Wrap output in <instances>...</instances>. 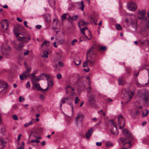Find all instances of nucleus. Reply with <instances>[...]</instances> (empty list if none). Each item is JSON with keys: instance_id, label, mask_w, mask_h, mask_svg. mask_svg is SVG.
<instances>
[{"instance_id": "6ab92c4d", "label": "nucleus", "mask_w": 149, "mask_h": 149, "mask_svg": "<svg viewBox=\"0 0 149 149\" xmlns=\"http://www.w3.org/2000/svg\"><path fill=\"white\" fill-rule=\"evenodd\" d=\"M131 145L130 142H126L123 143L122 149H128L131 147Z\"/></svg>"}, {"instance_id": "c756f323", "label": "nucleus", "mask_w": 149, "mask_h": 149, "mask_svg": "<svg viewBox=\"0 0 149 149\" xmlns=\"http://www.w3.org/2000/svg\"><path fill=\"white\" fill-rule=\"evenodd\" d=\"M135 83L137 86L139 87H143L145 86V84H140L138 81L137 79L136 78H135Z\"/></svg>"}, {"instance_id": "4d7b16f0", "label": "nucleus", "mask_w": 149, "mask_h": 149, "mask_svg": "<svg viewBox=\"0 0 149 149\" xmlns=\"http://www.w3.org/2000/svg\"><path fill=\"white\" fill-rule=\"evenodd\" d=\"M56 77L58 79H60L62 77L61 75L60 74H58L56 75Z\"/></svg>"}, {"instance_id": "a18cd8bd", "label": "nucleus", "mask_w": 149, "mask_h": 149, "mask_svg": "<svg viewBox=\"0 0 149 149\" xmlns=\"http://www.w3.org/2000/svg\"><path fill=\"white\" fill-rule=\"evenodd\" d=\"M106 145L107 147H109V146H113L112 143L111 142L109 141L107 142L106 143Z\"/></svg>"}, {"instance_id": "473e14b6", "label": "nucleus", "mask_w": 149, "mask_h": 149, "mask_svg": "<svg viewBox=\"0 0 149 149\" xmlns=\"http://www.w3.org/2000/svg\"><path fill=\"white\" fill-rule=\"evenodd\" d=\"M69 16L70 15L67 13L63 14L61 16V19L62 21H63L64 20L66 19L67 16H68V17H69Z\"/></svg>"}, {"instance_id": "052dcab7", "label": "nucleus", "mask_w": 149, "mask_h": 149, "mask_svg": "<svg viewBox=\"0 0 149 149\" xmlns=\"http://www.w3.org/2000/svg\"><path fill=\"white\" fill-rule=\"evenodd\" d=\"M22 136V134H19L18 136L17 137V140L19 141H19L20 139V138Z\"/></svg>"}, {"instance_id": "a19ab883", "label": "nucleus", "mask_w": 149, "mask_h": 149, "mask_svg": "<svg viewBox=\"0 0 149 149\" xmlns=\"http://www.w3.org/2000/svg\"><path fill=\"white\" fill-rule=\"evenodd\" d=\"M116 28L118 30H121L122 29V28L120 24H117L116 25Z\"/></svg>"}, {"instance_id": "4be33fe9", "label": "nucleus", "mask_w": 149, "mask_h": 149, "mask_svg": "<svg viewBox=\"0 0 149 149\" xmlns=\"http://www.w3.org/2000/svg\"><path fill=\"white\" fill-rule=\"evenodd\" d=\"M50 42L49 41L45 40L42 44L41 47L42 48H45L49 46Z\"/></svg>"}, {"instance_id": "bf43d9fd", "label": "nucleus", "mask_w": 149, "mask_h": 149, "mask_svg": "<svg viewBox=\"0 0 149 149\" xmlns=\"http://www.w3.org/2000/svg\"><path fill=\"white\" fill-rule=\"evenodd\" d=\"M40 99L42 100H44L45 99V97L42 95H40L39 96Z\"/></svg>"}, {"instance_id": "9b49d317", "label": "nucleus", "mask_w": 149, "mask_h": 149, "mask_svg": "<svg viewBox=\"0 0 149 149\" xmlns=\"http://www.w3.org/2000/svg\"><path fill=\"white\" fill-rule=\"evenodd\" d=\"M31 75H32V76L31 78L32 79V83H33V82H37V81H38L41 79V76H40V77H36L35 75V73H32L31 74Z\"/></svg>"}, {"instance_id": "4468645a", "label": "nucleus", "mask_w": 149, "mask_h": 149, "mask_svg": "<svg viewBox=\"0 0 149 149\" xmlns=\"http://www.w3.org/2000/svg\"><path fill=\"white\" fill-rule=\"evenodd\" d=\"M1 24L3 29L5 30L8 29V23L6 19L3 20L1 22Z\"/></svg>"}, {"instance_id": "2f4dec72", "label": "nucleus", "mask_w": 149, "mask_h": 149, "mask_svg": "<svg viewBox=\"0 0 149 149\" xmlns=\"http://www.w3.org/2000/svg\"><path fill=\"white\" fill-rule=\"evenodd\" d=\"M118 83L119 85H123L124 84L123 79V77H122L121 78L120 77L118 79Z\"/></svg>"}, {"instance_id": "58836bf2", "label": "nucleus", "mask_w": 149, "mask_h": 149, "mask_svg": "<svg viewBox=\"0 0 149 149\" xmlns=\"http://www.w3.org/2000/svg\"><path fill=\"white\" fill-rule=\"evenodd\" d=\"M87 60L88 62V63L89 65L90 66H92L94 64V61H91L88 59V58H87Z\"/></svg>"}, {"instance_id": "dca6fc26", "label": "nucleus", "mask_w": 149, "mask_h": 149, "mask_svg": "<svg viewBox=\"0 0 149 149\" xmlns=\"http://www.w3.org/2000/svg\"><path fill=\"white\" fill-rule=\"evenodd\" d=\"M47 81L48 86L46 88L44 89V91H47L49 88L51 87L53 85V82L52 80H49L48 78H47Z\"/></svg>"}, {"instance_id": "5fc2aeb1", "label": "nucleus", "mask_w": 149, "mask_h": 149, "mask_svg": "<svg viewBox=\"0 0 149 149\" xmlns=\"http://www.w3.org/2000/svg\"><path fill=\"white\" fill-rule=\"evenodd\" d=\"M12 117L13 119L15 120H18V117L16 115H13L12 116Z\"/></svg>"}, {"instance_id": "13d9d810", "label": "nucleus", "mask_w": 149, "mask_h": 149, "mask_svg": "<svg viewBox=\"0 0 149 149\" xmlns=\"http://www.w3.org/2000/svg\"><path fill=\"white\" fill-rule=\"evenodd\" d=\"M106 101L107 103H109L112 101V100L109 98H108L106 100Z\"/></svg>"}, {"instance_id": "49530a36", "label": "nucleus", "mask_w": 149, "mask_h": 149, "mask_svg": "<svg viewBox=\"0 0 149 149\" xmlns=\"http://www.w3.org/2000/svg\"><path fill=\"white\" fill-rule=\"evenodd\" d=\"M19 100L20 102H23L25 100V99L24 97L22 96L19 97Z\"/></svg>"}, {"instance_id": "3c124183", "label": "nucleus", "mask_w": 149, "mask_h": 149, "mask_svg": "<svg viewBox=\"0 0 149 149\" xmlns=\"http://www.w3.org/2000/svg\"><path fill=\"white\" fill-rule=\"evenodd\" d=\"M86 89L87 90V95H88V94H90V91L91 90V86L89 87L88 88H86Z\"/></svg>"}, {"instance_id": "7c9ffc66", "label": "nucleus", "mask_w": 149, "mask_h": 149, "mask_svg": "<svg viewBox=\"0 0 149 149\" xmlns=\"http://www.w3.org/2000/svg\"><path fill=\"white\" fill-rule=\"evenodd\" d=\"M89 36H90V37L88 38L87 36L85 35H85H84V36H81L82 37V39H83L84 40L86 41V38H87L88 40H90L91 39V33L90 32H89Z\"/></svg>"}, {"instance_id": "b1692460", "label": "nucleus", "mask_w": 149, "mask_h": 149, "mask_svg": "<svg viewBox=\"0 0 149 149\" xmlns=\"http://www.w3.org/2000/svg\"><path fill=\"white\" fill-rule=\"evenodd\" d=\"M89 23L84 21H81L79 22V26L80 28H81L82 26L88 25Z\"/></svg>"}, {"instance_id": "c03bdc74", "label": "nucleus", "mask_w": 149, "mask_h": 149, "mask_svg": "<svg viewBox=\"0 0 149 149\" xmlns=\"http://www.w3.org/2000/svg\"><path fill=\"white\" fill-rule=\"evenodd\" d=\"M109 122H110V124L112 127H113L116 126V124L114 122L113 120H111L109 121Z\"/></svg>"}, {"instance_id": "aec40b11", "label": "nucleus", "mask_w": 149, "mask_h": 149, "mask_svg": "<svg viewBox=\"0 0 149 149\" xmlns=\"http://www.w3.org/2000/svg\"><path fill=\"white\" fill-rule=\"evenodd\" d=\"M134 113H131V114L132 116H136L139 115L140 113L141 110H139L138 107H136L134 109Z\"/></svg>"}, {"instance_id": "393cba45", "label": "nucleus", "mask_w": 149, "mask_h": 149, "mask_svg": "<svg viewBox=\"0 0 149 149\" xmlns=\"http://www.w3.org/2000/svg\"><path fill=\"white\" fill-rule=\"evenodd\" d=\"M93 132V130L92 128L89 129L86 134V138H89Z\"/></svg>"}, {"instance_id": "6e6552de", "label": "nucleus", "mask_w": 149, "mask_h": 149, "mask_svg": "<svg viewBox=\"0 0 149 149\" xmlns=\"http://www.w3.org/2000/svg\"><path fill=\"white\" fill-rule=\"evenodd\" d=\"M127 7L130 10L132 11H135L137 8L136 4L133 2H131L128 3Z\"/></svg>"}, {"instance_id": "423d86ee", "label": "nucleus", "mask_w": 149, "mask_h": 149, "mask_svg": "<svg viewBox=\"0 0 149 149\" xmlns=\"http://www.w3.org/2000/svg\"><path fill=\"white\" fill-rule=\"evenodd\" d=\"M118 125L120 129H122L125 125V119L121 115H120L118 118Z\"/></svg>"}, {"instance_id": "de8ad7c7", "label": "nucleus", "mask_w": 149, "mask_h": 149, "mask_svg": "<svg viewBox=\"0 0 149 149\" xmlns=\"http://www.w3.org/2000/svg\"><path fill=\"white\" fill-rule=\"evenodd\" d=\"M77 40L76 39H74L72 40L71 42V45L72 46H73L75 45L76 43L77 42Z\"/></svg>"}, {"instance_id": "4c0bfd02", "label": "nucleus", "mask_w": 149, "mask_h": 149, "mask_svg": "<svg viewBox=\"0 0 149 149\" xmlns=\"http://www.w3.org/2000/svg\"><path fill=\"white\" fill-rule=\"evenodd\" d=\"M44 55H42V56L43 57L45 58H47L48 57V53L47 51H45L43 52Z\"/></svg>"}, {"instance_id": "864d4df0", "label": "nucleus", "mask_w": 149, "mask_h": 149, "mask_svg": "<svg viewBox=\"0 0 149 149\" xmlns=\"http://www.w3.org/2000/svg\"><path fill=\"white\" fill-rule=\"evenodd\" d=\"M120 140L122 142V144L123 143H124V142L126 140V139L125 138H120ZM127 142H126V143ZM126 143V142H125Z\"/></svg>"}, {"instance_id": "8fccbe9b", "label": "nucleus", "mask_w": 149, "mask_h": 149, "mask_svg": "<svg viewBox=\"0 0 149 149\" xmlns=\"http://www.w3.org/2000/svg\"><path fill=\"white\" fill-rule=\"evenodd\" d=\"M79 101V99L77 97H76L75 99L74 103L75 104H77Z\"/></svg>"}, {"instance_id": "0e129e2a", "label": "nucleus", "mask_w": 149, "mask_h": 149, "mask_svg": "<svg viewBox=\"0 0 149 149\" xmlns=\"http://www.w3.org/2000/svg\"><path fill=\"white\" fill-rule=\"evenodd\" d=\"M41 76H43L45 77H47V78L49 77V75L48 74H46L44 73H42L41 74Z\"/></svg>"}, {"instance_id": "69168bd1", "label": "nucleus", "mask_w": 149, "mask_h": 149, "mask_svg": "<svg viewBox=\"0 0 149 149\" xmlns=\"http://www.w3.org/2000/svg\"><path fill=\"white\" fill-rule=\"evenodd\" d=\"M66 100L64 98L62 99L61 100V102L62 103L64 104L65 103Z\"/></svg>"}, {"instance_id": "ddd939ff", "label": "nucleus", "mask_w": 149, "mask_h": 149, "mask_svg": "<svg viewBox=\"0 0 149 149\" xmlns=\"http://www.w3.org/2000/svg\"><path fill=\"white\" fill-rule=\"evenodd\" d=\"M84 116L82 115H79L75 118L76 124L78 126L79 124L81 123L83 120Z\"/></svg>"}, {"instance_id": "09e8293b", "label": "nucleus", "mask_w": 149, "mask_h": 149, "mask_svg": "<svg viewBox=\"0 0 149 149\" xmlns=\"http://www.w3.org/2000/svg\"><path fill=\"white\" fill-rule=\"evenodd\" d=\"M65 42V40L64 39H61L59 40L58 42L59 44H64Z\"/></svg>"}, {"instance_id": "338daca9", "label": "nucleus", "mask_w": 149, "mask_h": 149, "mask_svg": "<svg viewBox=\"0 0 149 149\" xmlns=\"http://www.w3.org/2000/svg\"><path fill=\"white\" fill-rule=\"evenodd\" d=\"M96 144L97 146H100L101 145L102 143L101 142H97L96 143Z\"/></svg>"}, {"instance_id": "bb28decb", "label": "nucleus", "mask_w": 149, "mask_h": 149, "mask_svg": "<svg viewBox=\"0 0 149 149\" xmlns=\"http://www.w3.org/2000/svg\"><path fill=\"white\" fill-rule=\"evenodd\" d=\"M122 132L124 134L127 135L128 137L131 136V134L127 130L125 129H124L123 130Z\"/></svg>"}, {"instance_id": "7ed1b4c3", "label": "nucleus", "mask_w": 149, "mask_h": 149, "mask_svg": "<svg viewBox=\"0 0 149 149\" xmlns=\"http://www.w3.org/2000/svg\"><path fill=\"white\" fill-rule=\"evenodd\" d=\"M1 49L2 53L3 55L8 54L11 51L10 47L8 46L6 43H4L2 45Z\"/></svg>"}, {"instance_id": "e2e57ef3", "label": "nucleus", "mask_w": 149, "mask_h": 149, "mask_svg": "<svg viewBox=\"0 0 149 149\" xmlns=\"http://www.w3.org/2000/svg\"><path fill=\"white\" fill-rule=\"evenodd\" d=\"M29 51L27 50H26V52L24 53V55H26L29 54Z\"/></svg>"}, {"instance_id": "f257e3e1", "label": "nucleus", "mask_w": 149, "mask_h": 149, "mask_svg": "<svg viewBox=\"0 0 149 149\" xmlns=\"http://www.w3.org/2000/svg\"><path fill=\"white\" fill-rule=\"evenodd\" d=\"M22 27L20 26H16L14 29V33L16 36L17 37V39L19 41H23L24 42H28L29 40H31V37L29 35H27L25 36H19L21 35L20 33L17 32L20 31V29H22Z\"/></svg>"}, {"instance_id": "6e6d98bb", "label": "nucleus", "mask_w": 149, "mask_h": 149, "mask_svg": "<svg viewBox=\"0 0 149 149\" xmlns=\"http://www.w3.org/2000/svg\"><path fill=\"white\" fill-rule=\"evenodd\" d=\"M30 84L29 81H27L26 85V88H28L30 87Z\"/></svg>"}, {"instance_id": "f704fd0d", "label": "nucleus", "mask_w": 149, "mask_h": 149, "mask_svg": "<svg viewBox=\"0 0 149 149\" xmlns=\"http://www.w3.org/2000/svg\"><path fill=\"white\" fill-rule=\"evenodd\" d=\"M149 113V111L146 109H145L142 112V116L143 117H145Z\"/></svg>"}, {"instance_id": "72a5a7b5", "label": "nucleus", "mask_w": 149, "mask_h": 149, "mask_svg": "<svg viewBox=\"0 0 149 149\" xmlns=\"http://www.w3.org/2000/svg\"><path fill=\"white\" fill-rule=\"evenodd\" d=\"M6 143V141H3L0 139V149L2 148L3 147V145Z\"/></svg>"}, {"instance_id": "e433bc0d", "label": "nucleus", "mask_w": 149, "mask_h": 149, "mask_svg": "<svg viewBox=\"0 0 149 149\" xmlns=\"http://www.w3.org/2000/svg\"><path fill=\"white\" fill-rule=\"evenodd\" d=\"M48 1L50 6H53L55 4L54 0H48Z\"/></svg>"}, {"instance_id": "f8f14e48", "label": "nucleus", "mask_w": 149, "mask_h": 149, "mask_svg": "<svg viewBox=\"0 0 149 149\" xmlns=\"http://www.w3.org/2000/svg\"><path fill=\"white\" fill-rule=\"evenodd\" d=\"M66 92L67 94L70 93L72 96H73L74 94H75V93L73 92L74 90V88L70 86H67L66 87Z\"/></svg>"}, {"instance_id": "ea45409f", "label": "nucleus", "mask_w": 149, "mask_h": 149, "mask_svg": "<svg viewBox=\"0 0 149 149\" xmlns=\"http://www.w3.org/2000/svg\"><path fill=\"white\" fill-rule=\"evenodd\" d=\"M81 6L80 7V9L82 11H83L84 10V8L85 6L84 3L83 1H82L81 2Z\"/></svg>"}, {"instance_id": "603ef678", "label": "nucleus", "mask_w": 149, "mask_h": 149, "mask_svg": "<svg viewBox=\"0 0 149 149\" xmlns=\"http://www.w3.org/2000/svg\"><path fill=\"white\" fill-rule=\"evenodd\" d=\"M88 62L87 61L84 62L83 63V67L84 68L86 67L87 66H88Z\"/></svg>"}, {"instance_id": "20e7f679", "label": "nucleus", "mask_w": 149, "mask_h": 149, "mask_svg": "<svg viewBox=\"0 0 149 149\" xmlns=\"http://www.w3.org/2000/svg\"><path fill=\"white\" fill-rule=\"evenodd\" d=\"M31 71V68H28L22 74H20L19 75V77L20 79L23 80L24 79H26L28 77H29L31 78L32 76L31 74H30Z\"/></svg>"}, {"instance_id": "f03ea898", "label": "nucleus", "mask_w": 149, "mask_h": 149, "mask_svg": "<svg viewBox=\"0 0 149 149\" xmlns=\"http://www.w3.org/2000/svg\"><path fill=\"white\" fill-rule=\"evenodd\" d=\"M134 93V91H127L125 90V93L124 94L123 98L126 102H127L132 99Z\"/></svg>"}, {"instance_id": "2eb2a0df", "label": "nucleus", "mask_w": 149, "mask_h": 149, "mask_svg": "<svg viewBox=\"0 0 149 149\" xmlns=\"http://www.w3.org/2000/svg\"><path fill=\"white\" fill-rule=\"evenodd\" d=\"M95 46H93L88 50L87 52V58H88V56H90V55H92L94 53V51L95 50Z\"/></svg>"}, {"instance_id": "cd10ccee", "label": "nucleus", "mask_w": 149, "mask_h": 149, "mask_svg": "<svg viewBox=\"0 0 149 149\" xmlns=\"http://www.w3.org/2000/svg\"><path fill=\"white\" fill-rule=\"evenodd\" d=\"M53 23L55 26H58L59 25L60 21L58 19L55 18L53 19Z\"/></svg>"}, {"instance_id": "0eeeda50", "label": "nucleus", "mask_w": 149, "mask_h": 149, "mask_svg": "<svg viewBox=\"0 0 149 149\" xmlns=\"http://www.w3.org/2000/svg\"><path fill=\"white\" fill-rule=\"evenodd\" d=\"M88 101L91 104H94L95 103V95L93 94H88L87 95Z\"/></svg>"}, {"instance_id": "9d476101", "label": "nucleus", "mask_w": 149, "mask_h": 149, "mask_svg": "<svg viewBox=\"0 0 149 149\" xmlns=\"http://www.w3.org/2000/svg\"><path fill=\"white\" fill-rule=\"evenodd\" d=\"M33 85L32 89H34L35 90L38 91H43L44 89L41 88L39 83L37 82H34L32 83Z\"/></svg>"}, {"instance_id": "c9c22d12", "label": "nucleus", "mask_w": 149, "mask_h": 149, "mask_svg": "<svg viewBox=\"0 0 149 149\" xmlns=\"http://www.w3.org/2000/svg\"><path fill=\"white\" fill-rule=\"evenodd\" d=\"M78 17V16L77 15H75L73 17H71V16L70 15L69 16V17H68V19H71L72 20H76Z\"/></svg>"}, {"instance_id": "37998d69", "label": "nucleus", "mask_w": 149, "mask_h": 149, "mask_svg": "<svg viewBox=\"0 0 149 149\" xmlns=\"http://www.w3.org/2000/svg\"><path fill=\"white\" fill-rule=\"evenodd\" d=\"M81 29V31L82 32V34L84 35H85V33H84V31L86 29L88 30V28L87 27H84L83 28H81H81H80Z\"/></svg>"}, {"instance_id": "680f3d73", "label": "nucleus", "mask_w": 149, "mask_h": 149, "mask_svg": "<svg viewBox=\"0 0 149 149\" xmlns=\"http://www.w3.org/2000/svg\"><path fill=\"white\" fill-rule=\"evenodd\" d=\"M41 27V26L40 25H38L36 26V28L38 29H40Z\"/></svg>"}, {"instance_id": "79ce46f5", "label": "nucleus", "mask_w": 149, "mask_h": 149, "mask_svg": "<svg viewBox=\"0 0 149 149\" xmlns=\"http://www.w3.org/2000/svg\"><path fill=\"white\" fill-rule=\"evenodd\" d=\"M33 124V123L32 121H30L29 122L26 123L24 125V126L25 127H27Z\"/></svg>"}, {"instance_id": "39448f33", "label": "nucleus", "mask_w": 149, "mask_h": 149, "mask_svg": "<svg viewBox=\"0 0 149 149\" xmlns=\"http://www.w3.org/2000/svg\"><path fill=\"white\" fill-rule=\"evenodd\" d=\"M130 22L131 25L136 29L137 26V17L134 15H132L130 17Z\"/></svg>"}, {"instance_id": "412c9836", "label": "nucleus", "mask_w": 149, "mask_h": 149, "mask_svg": "<svg viewBox=\"0 0 149 149\" xmlns=\"http://www.w3.org/2000/svg\"><path fill=\"white\" fill-rule=\"evenodd\" d=\"M81 63V60L78 57L76 58L72 62V64H75L76 65H79Z\"/></svg>"}, {"instance_id": "774afa93", "label": "nucleus", "mask_w": 149, "mask_h": 149, "mask_svg": "<svg viewBox=\"0 0 149 149\" xmlns=\"http://www.w3.org/2000/svg\"><path fill=\"white\" fill-rule=\"evenodd\" d=\"M17 19L18 22H21L22 21V20L19 17H17Z\"/></svg>"}, {"instance_id": "5701e85b", "label": "nucleus", "mask_w": 149, "mask_h": 149, "mask_svg": "<svg viewBox=\"0 0 149 149\" xmlns=\"http://www.w3.org/2000/svg\"><path fill=\"white\" fill-rule=\"evenodd\" d=\"M111 130V131L112 134L114 135H117L118 133L116 126L112 127Z\"/></svg>"}, {"instance_id": "a211bd4d", "label": "nucleus", "mask_w": 149, "mask_h": 149, "mask_svg": "<svg viewBox=\"0 0 149 149\" xmlns=\"http://www.w3.org/2000/svg\"><path fill=\"white\" fill-rule=\"evenodd\" d=\"M23 42L20 43L18 44H16L15 46L16 49L17 50H20L24 46V43H25L23 41Z\"/></svg>"}, {"instance_id": "1a4fd4ad", "label": "nucleus", "mask_w": 149, "mask_h": 149, "mask_svg": "<svg viewBox=\"0 0 149 149\" xmlns=\"http://www.w3.org/2000/svg\"><path fill=\"white\" fill-rule=\"evenodd\" d=\"M146 11L145 10H142L138 12V18L140 19H142L143 20L147 21V17H145V14Z\"/></svg>"}, {"instance_id": "f3484780", "label": "nucleus", "mask_w": 149, "mask_h": 149, "mask_svg": "<svg viewBox=\"0 0 149 149\" xmlns=\"http://www.w3.org/2000/svg\"><path fill=\"white\" fill-rule=\"evenodd\" d=\"M141 94L143 99L145 101H147L149 98V92H142Z\"/></svg>"}, {"instance_id": "a878e982", "label": "nucleus", "mask_w": 149, "mask_h": 149, "mask_svg": "<svg viewBox=\"0 0 149 149\" xmlns=\"http://www.w3.org/2000/svg\"><path fill=\"white\" fill-rule=\"evenodd\" d=\"M7 87L6 83L3 81H0V88H5Z\"/></svg>"}, {"instance_id": "c85d7f7f", "label": "nucleus", "mask_w": 149, "mask_h": 149, "mask_svg": "<svg viewBox=\"0 0 149 149\" xmlns=\"http://www.w3.org/2000/svg\"><path fill=\"white\" fill-rule=\"evenodd\" d=\"M146 41L147 42V44L148 45L149 47V41L147 40L146 39L145 40H139V42L140 43V45H143L145 42Z\"/></svg>"}]
</instances>
